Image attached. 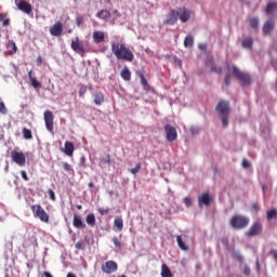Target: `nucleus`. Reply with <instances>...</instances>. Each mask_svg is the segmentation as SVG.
<instances>
[{
  "label": "nucleus",
  "instance_id": "nucleus-1",
  "mask_svg": "<svg viewBox=\"0 0 277 277\" xmlns=\"http://www.w3.org/2000/svg\"><path fill=\"white\" fill-rule=\"evenodd\" d=\"M111 52L115 54L117 60H123V62H133L135 55L131 49L127 48L124 43L115 41L111 43Z\"/></svg>",
  "mask_w": 277,
  "mask_h": 277
},
{
  "label": "nucleus",
  "instance_id": "nucleus-2",
  "mask_svg": "<svg viewBox=\"0 0 277 277\" xmlns=\"http://www.w3.org/2000/svg\"><path fill=\"white\" fill-rule=\"evenodd\" d=\"M227 69L232 70V75L235 77V79H237V81H239L242 88H246L252 83V76L246 71H242L236 65L227 67Z\"/></svg>",
  "mask_w": 277,
  "mask_h": 277
},
{
  "label": "nucleus",
  "instance_id": "nucleus-3",
  "mask_svg": "<svg viewBox=\"0 0 277 277\" xmlns=\"http://www.w3.org/2000/svg\"><path fill=\"white\" fill-rule=\"evenodd\" d=\"M215 109L221 116L223 127H228V116L230 115V104L228 101L221 100Z\"/></svg>",
  "mask_w": 277,
  "mask_h": 277
},
{
  "label": "nucleus",
  "instance_id": "nucleus-4",
  "mask_svg": "<svg viewBox=\"0 0 277 277\" xmlns=\"http://www.w3.org/2000/svg\"><path fill=\"white\" fill-rule=\"evenodd\" d=\"M229 225L234 230H243V228H248L250 225V217L241 214H236L232 216L229 221Z\"/></svg>",
  "mask_w": 277,
  "mask_h": 277
},
{
  "label": "nucleus",
  "instance_id": "nucleus-5",
  "mask_svg": "<svg viewBox=\"0 0 277 277\" xmlns=\"http://www.w3.org/2000/svg\"><path fill=\"white\" fill-rule=\"evenodd\" d=\"M31 211L35 215V217H38L41 222H44V224H49V214L47 211H44V208L40 205H34L31 206Z\"/></svg>",
  "mask_w": 277,
  "mask_h": 277
},
{
  "label": "nucleus",
  "instance_id": "nucleus-6",
  "mask_svg": "<svg viewBox=\"0 0 277 277\" xmlns=\"http://www.w3.org/2000/svg\"><path fill=\"white\" fill-rule=\"evenodd\" d=\"M70 48L72 49V51H75V53L81 55V57H85V53H88L85 45H83V41L79 40V37H76L71 40Z\"/></svg>",
  "mask_w": 277,
  "mask_h": 277
},
{
  "label": "nucleus",
  "instance_id": "nucleus-7",
  "mask_svg": "<svg viewBox=\"0 0 277 277\" xmlns=\"http://www.w3.org/2000/svg\"><path fill=\"white\" fill-rule=\"evenodd\" d=\"M11 159L19 166L21 168L25 167V163H27V157L25 156V153L23 151H17V150H12L11 151Z\"/></svg>",
  "mask_w": 277,
  "mask_h": 277
},
{
  "label": "nucleus",
  "instance_id": "nucleus-8",
  "mask_svg": "<svg viewBox=\"0 0 277 277\" xmlns=\"http://www.w3.org/2000/svg\"><path fill=\"white\" fill-rule=\"evenodd\" d=\"M263 233V224L259 221L254 222L249 230L246 232V237H259Z\"/></svg>",
  "mask_w": 277,
  "mask_h": 277
},
{
  "label": "nucleus",
  "instance_id": "nucleus-9",
  "mask_svg": "<svg viewBox=\"0 0 277 277\" xmlns=\"http://www.w3.org/2000/svg\"><path fill=\"white\" fill-rule=\"evenodd\" d=\"M176 12L181 23H187V21H190L192 16H194V13L192 12V10L185 6L179 8Z\"/></svg>",
  "mask_w": 277,
  "mask_h": 277
},
{
  "label": "nucleus",
  "instance_id": "nucleus-10",
  "mask_svg": "<svg viewBox=\"0 0 277 277\" xmlns=\"http://www.w3.org/2000/svg\"><path fill=\"white\" fill-rule=\"evenodd\" d=\"M177 22L179 12H176L174 9H171L163 21V25H176Z\"/></svg>",
  "mask_w": 277,
  "mask_h": 277
},
{
  "label": "nucleus",
  "instance_id": "nucleus-11",
  "mask_svg": "<svg viewBox=\"0 0 277 277\" xmlns=\"http://www.w3.org/2000/svg\"><path fill=\"white\" fill-rule=\"evenodd\" d=\"M43 120H44V124H45V128L48 129V131L50 133H53V131H54V127H53V111L45 110L43 113Z\"/></svg>",
  "mask_w": 277,
  "mask_h": 277
},
{
  "label": "nucleus",
  "instance_id": "nucleus-12",
  "mask_svg": "<svg viewBox=\"0 0 277 277\" xmlns=\"http://www.w3.org/2000/svg\"><path fill=\"white\" fill-rule=\"evenodd\" d=\"M102 272H104V274H114V272H118V263L111 260L107 261L102 264Z\"/></svg>",
  "mask_w": 277,
  "mask_h": 277
},
{
  "label": "nucleus",
  "instance_id": "nucleus-13",
  "mask_svg": "<svg viewBox=\"0 0 277 277\" xmlns=\"http://www.w3.org/2000/svg\"><path fill=\"white\" fill-rule=\"evenodd\" d=\"M164 132H166L168 142H174L179 137V134L176 133V129L171 124L164 126Z\"/></svg>",
  "mask_w": 277,
  "mask_h": 277
},
{
  "label": "nucleus",
  "instance_id": "nucleus-14",
  "mask_svg": "<svg viewBox=\"0 0 277 277\" xmlns=\"http://www.w3.org/2000/svg\"><path fill=\"white\" fill-rule=\"evenodd\" d=\"M17 9L21 10V12H24V14H31L34 12V8L31 6V3L27 2V0H19L16 4Z\"/></svg>",
  "mask_w": 277,
  "mask_h": 277
},
{
  "label": "nucleus",
  "instance_id": "nucleus-15",
  "mask_svg": "<svg viewBox=\"0 0 277 277\" xmlns=\"http://www.w3.org/2000/svg\"><path fill=\"white\" fill-rule=\"evenodd\" d=\"M276 27V22L274 19H268L263 25V35L264 36H272V31H274V28Z\"/></svg>",
  "mask_w": 277,
  "mask_h": 277
},
{
  "label": "nucleus",
  "instance_id": "nucleus-16",
  "mask_svg": "<svg viewBox=\"0 0 277 277\" xmlns=\"http://www.w3.org/2000/svg\"><path fill=\"white\" fill-rule=\"evenodd\" d=\"M64 31V25H62V22H56L53 27L50 28L51 36H54L55 38H60Z\"/></svg>",
  "mask_w": 277,
  "mask_h": 277
},
{
  "label": "nucleus",
  "instance_id": "nucleus-17",
  "mask_svg": "<svg viewBox=\"0 0 277 277\" xmlns=\"http://www.w3.org/2000/svg\"><path fill=\"white\" fill-rule=\"evenodd\" d=\"M198 205L199 207H210L211 205V196L209 193H203L201 196L198 198Z\"/></svg>",
  "mask_w": 277,
  "mask_h": 277
},
{
  "label": "nucleus",
  "instance_id": "nucleus-18",
  "mask_svg": "<svg viewBox=\"0 0 277 277\" xmlns=\"http://www.w3.org/2000/svg\"><path fill=\"white\" fill-rule=\"evenodd\" d=\"M93 41L95 42V44H101L103 42H105V32L101 31V30H96L93 32Z\"/></svg>",
  "mask_w": 277,
  "mask_h": 277
},
{
  "label": "nucleus",
  "instance_id": "nucleus-19",
  "mask_svg": "<svg viewBox=\"0 0 277 277\" xmlns=\"http://www.w3.org/2000/svg\"><path fill=\"white\" fill-rule=\"evenodd\" d=\"M64 153L67 157H72V154L75 153V144L70 141H66Z\"/></svg>",
  "mask_w": 277,
  "mask_h": 277
},
{
  "label": "nucleus",
  "instance_id": "nucleus-20",
  "mask_svg": "<svg viewBox=\"0 0 277 277\" xmlns=\"http://www.w3.org/2000/svg\"><path fill=\"white\" fill-rule=\"evenodd\" d=\"M72 224L75 228H85V223H83V219H81V216L78 214L74 215Z\"/></svg>",
  "mask_w": 277,
  "mask_h": 277
},
{
  "label": "nucleus",
  "instance_id": "nucleus-21",
  "mask_svg": "<svg viewBox=\"0 0 277 277\" xmlns=\"http://www.w3.org/2000/svg\"><path fill=\"white\" fill-rule=\"evenodd\" d=\"M93 103L98 106L102 105L105 103V95L102 92L93 93Z\"/></svg>",
  "mask_w": 277,
  "mask_h": 277
},
{
  "label": "nucleus",
  "instance_id": "nucleus-22",
  "mask_svg": "<svg viewBox=\"0 0 277 277\" xmlns=\"http://www.w3.org/2000/svg\"><path fill=\"white\" fill-rule=\"evenodd\" d=\"M28 78H29V81H30V85H32V88H35V90H38V88H42V83L40 81H38V79H36L32 76L31 70L28 72Z\"/></svg>",
  "mask_w": 277,
  "mask_h": 277
},
{
  "label": "nucleus",
  "instance_id": "nucleus-23",
  "mask_svg": "<svg viewBox=\"0 0 277 277\" xmlns=\"http://www.w3.org/2000/svg\"><path fill=\"white\" fill-rule=\"evenodd\" d=\"M96 16L100 18V21H109V18H111V12L108 10H101L97 12Z\"/></svg>",
  "mask_w": 277,
  "mask_h": 277
},
{
  "label": "nucleus",
  "instance_id": "nucleus-24",
  "mask_svg": "<svg viewBox=\"0 0 277 277\" xmlns=\"http://www.w3.org/2000/svg\"><path fill=\"white\" fill-rule=\"evenodd\" d=\"M176 242L180 250H183L184 252H187V250H189V247L183 242V237H181V235L176 236Z\"/></svg>",
  "mask_w": 277,
  "mask_h": 277
},
{
  "label": "nucleus",
  "instance_id": "nucleus-25",
  "mask_svg": "<svg viewBox=\"0 0 277 277\" xmlns=\"http://www.w3.org/2000/svg\"><path fill=\"white\" fill-rule=\"evenodd\" d=\"M121 78L123 81H131V70H129V67H124L120 72Z\"/></svg>",
  "mask_w": 277,
  "mask_h": 277
},
{
  "label": "nucleus",
  "instance_id": "nucleus-26",
  "mask_svg": "<svg viewBox=\"0 0 277 277\" xmlns=\"http://www.w3.org/2000/svg\"><path fill=\"white\" fill-rule=\"evenodd\" d=\"M277 10V2H268L265 9L267 16Z\"/></svg>",
  "mask_w": 277,
  "mask_h": 277
},
{
  "label": "nucleus",
  "instance_id": "nucleus-27",
  "mask_svg": "<svg viewBox=\"0 0 277 277\" xmlns=\"http://www.w3.org/2000/svg\"><path fill=\"white\" fill-rule=\"evenodd\" d=\"M184 47L186 49H192L194 47V36L187 35L184 39Z\"/></svg>",
  "mask_w": 277,
  "mask_h": 277
},
{
  "label": "nucleus",
  "instance_id": "nucleus-28",
  "mask_svg": "<svg viewBox=\"0 0 277 277\" xmlns=\"http://www.w3.org/2000/svg\"><path fill=\"white\" fill-rule=\"evenodd\" d=\"M172 272L170 271V267H168L166 264L161 265V277H172Z\"/></svg>",
  "mask_w": 277,
  "mask_h": 277
},
{
  "label": "nucleus",
  "instance_id": "nucleus-29",
  "mask_svg": "<svg viewBox=\"0 0 277 277\" xmlns=\"http://www.w3.org/2000/svg\"><path fill=\"white\" fill-rule=\"evenodd\" d=\"M115 228H118V230H122L124 228V222L122 221V217L117 216L114 221Z\"/></svg>",
  "mask_w": 277,
  "mask_h": 277
},
{
  "label": "nucleus",
  "instance_id": "nucleus-30",
  "mask_svg": "<svg viewBox=\"0 0 277 277\" xmlns=\"http://www.w3.org/2000/svg\"><path fill=\"white\" fill-rule=\"evenodd\" d=\"M85 222L89 226H96V216H94V214H88Z\"/></svg>",
  "mask_w": 277,
  "mask_h": 277
},
{
  "label": "nucleus",
  "instance_id": "nucleus-31",
  "mask_svg": "<svg viewBox=\"0 0 277 277\" xmlns=\"http://www.w3.org/2000/svg\"><path fill=\"white\" fill-rule=\"evenodd\" d=\"M253 45H254V40L252 38H247L242 41L243 49H252Z\"/></svg>",
  "mask_w": 277,
  "mask_h": 277
},
{
  "label": "nucleus",
  "instance_id": "nucleus-32",
  "mask_svg": "<svg viewBox=\"0 0 277 277\" xmlns=\"http://www.w3.org/2000/svg\"><path fill=\"white\" fill-rule=\"evenodd\" d=\"M24 140H34V134L31 133V130L27 128H23L22 130Z\"/></svg>",
  "mask_w": 277,
  "mask_h": 277
},
{
  "label": "nucleus",
  "instance_id": "nucleus-33",
  "mask_svg": "<svg viewBox=\"0 0 277 277\" xmlns=\"http://www.w3.org/2000/svg\"><path fill=\"white\" fill-rule=\"evenodd\" d=\"M249 25L251 29H259V17H251L249 19Z\"/></svg>",
  "mask_w": 277,
  "mask_h": 277
},
{
  "label": "nucleus",
  "instance_id": "nucleus-34",
  "mask_svg": "<svg viewBox=\"0 0 277 277\" xmlns=\"http://www.w3.org/2000/svg\"><path fill=\"white\" fill-rule=\"evenodd\" d=\"M88 90H92V87H87V85H81L79 89V96L80 98H84L85 93L88 92Z\"/></svg>",
  "mask_w": 277,
  "mask_h": 277
},
{
  "label": "nucleus",
  "instance_id": "nucleus-35",
  "mask_svg": "<svg viewBox=\"0 0 277 277\" xmlns=\"http://www.w3.org/2000/svg\"><path fill=\"white\" fill-rule=\"evenodd\" d=\"M137 75L141 79V84L143 85V88H146L148 85V80H146V76H144V72L138 71Z\"/></svg>",
  "mask_w": 277,
  "mask_h": 277
},
{
  "label": "nucleus",
  "instance_id": "nucleus-36",
  "mask_svg": "<svg viewBox=\"0 0 277 277\" xmlns=\"http://www.w3.org/2000/svg\"><path fill=\"white\" fill-rule=\"evenodd\" d=\"M6 14L2 13L0 14V23H2L3 27H8L10 25V19L6 18Z\"/></svg>",
  "mask_w": 277,
  "mask_h": 277
},
{
  "label": "nucleus",
  "instance_id": "nucleus-37",
  "mask_svg": "<svg viewBox=\"0 0 277 277\" xmlns=\"http://www.w3.org/2000/svg\"><path fill=\"white\" fill-rule=\"evenodd\" d=\"M274 217H277V210L272 209V210L267 211V220H274Z\"/></svg>",
  "mask_w": 277,
  "mask_h": 277
},
{
  "label": "nucleus",
  "instance_id": "nucleus-38",
  "mask_svg": "<svg viewBox=\"0 0 277 277\" xmlns=\"http://www.w3.org/2000/svg\"><path fill=\"white\" fill-rule=\"evenodd\" d=\"M113 243H114L115 248H117L118 250H122V243H120V240H118L117 237L113 238Z\"/></svg>",
  "mask_w": 277,
  "mask_h": 277
},
{
  "label": "nucleus",
  "instance_id": "nucleus-39",
  "mask_svg": "<svg viewBox=\"0 0 277 277\" xmlns=\"http://www.w3.org/2000/svg\"><path fill=\"white\" fill-rule=\"evenodd\" d=\"M141 170H142V164H141V163H137V164L135 166V168L130 169V172H131V174H137V172H140Z\"/></svg>",
  "mask_w": 277,
  "mask_h": 277
},
{
  "label": "nucleus",
  "instance_id": "nucleus-40",
  "mask_svg": "<svg viewBox=\"0 0 277 277\" xmlns=\"http://www.w3.org/2000/svg\"><path fill=\"white\" fill-rule=\"evenodd\" d=\"M110 209L109 208H98L97 209V213H100V215H107V213H109Z\"/></svg>",
  "mask_w": 277,
  "mask_h": 277
},
{
  "label": "nucleus",
  "instance_id": "nucleus-41",
  "mask_svg": "<svg viewBox=\"0 0 277 277\" xmlns=\"http://www.w3.org/2000/svg\"><path fill=\"white\" fill-rule=\"evenodd\" d=\"M0 114L5 116L8 114V108L5 107V104L3 102H0Z\"/></svg>",
  "mask_w": 277,
  "mask_h": 277
},
{
  "label": "nucleus",
  "instance_id": "nucleus-42",
  "mask_svg": "<svg viewBox=\"0 0 277 277\" xmlns=\"http://www.w3.org/2000/svg\"><path fill=\"white\" fill-rule=\"evenodd\" d=\"M83 17L82 16H78L76 17V25L77 27H81V25H83Z\"/></svg>",
  "mask_w": 277,
  "mask_h": 277
},
{
  "label": "nucleus",
  "instance_id": "nucleus-43",
  "mask_svg": "<svg viewBox=\"0 0 277 277\" xmlns=\"http://www.w3.org/2000/svg\"><path fill=\"white\" fill-rule=\"evenodd\" d=\"M183 200L186 207H192L193 201L190 197H185Z\"/></svg>",
  "mask_w": 277,
  "mask_h": 277
},
{
  "label": "nucleus",
  "instance_id": "nucleus-44",
  "mask_svg": "<svg viewBox=\"0 0 277 277\" xmlns=\"http://www.w3.org/2000/svg\"><path fill=\"white\" fill-rule=\"evenodd\" d=\"M250 266H248V265H245V267H243V269H242V274L245 275V276H250Z\"/></svg>",
  "mask_w": 277,
  "mask_h": 277
},
{
  "label": "nucleus",
  "instance_id": "nucleus-45",
  "mask_svg": "<svg viewBox=\"0 0 277 277\" xmlns=\"http://www.w3.org/2000/svg\"><path fill=\"white\" fill-rule=\"evenodd\" d=\"M251 166H252V163H250L248 159L245 158V159L242 160V168L248 169V168H250Z\"/></svg>",
  "mask_w": 277,
  "mask_h": 277
},
{
  "label": "nucleus",
  "instance_id": "nucleus-46",
  "mask_svg": "<svg viewBox=\"0 0 277 277\" xmlns=\"http://www.w3.org/2000/svg\"><path fill=\"white\" fill-rule=\"evenodd\" d=\"M252 209H253V211H255V213H259V211L261 210V207L259 206V202H253L252 203Z\"/></svg>",
  "mask_w": 277,
  "mask_h": 277
},
{
  "label": "nucleus",
  "instance_id": "nucleus-47",
  "mask_svg": "<svg viewBox=\"0 0 277 277\" xmlns=\"http://www.w3.org/2000/svg\"><path fill=\"white\" fill-rule=\"evenodd\" d=\"M230 79H232V77H230V74H227L226 76H225V85L228 88V85H230Z\"/></svg>",
  "mask_w": 277,
  "mask_h": 277
},
{
  "label": "nucleus",
  "instance_id": "nucleus-48",
  "mask_svg": "<svg viewBox=\"0 0 277 277\" xmlns=\"http://www.w3.org/2000/svg\"><path fill=\"white\" fill-rule=\"evenodd\" d=\"M63 168L66 172H70V170H72V168L70 167V164L68 162H64Z\"/></svg>",
  "mask_w": 277,
  "mask_h": 277
},
{
  "label": "nucleus",
  "instance_id": "nucleus-49",
  "mask_svg": "<svg viewBox=\"0 0 277 277\" xmlns=\"http://www.w3.org/2000/svg\"><path fill=\"white\" fill-rule=\"evenodd\" d=\"M48 194H49L51 200H55V192H53V189L50 188V189L48 190Z\"/></svg>",
  "mask_w": 277,
  "mask_h": 277
},
{
  "label": "nucleus",
  "instance_id": "nucleus-50",
  "mask_svg": "<svg viewBox=\"0 0 277 277\" xmlns=\"http://www.w3.org/2000/svg\"><path fill=\"white\" fill-rule=\"evenodd\" d=\"M21 175H22V179H23L24 181H29V176H27V172L21 171Z\"/></svg>",
  "mask_w": 277,
  "mask_h": 277
},
{
  "label": "nucleus",
  "instance_id": "nucleus-51",
  "mask_svg": "<svg viewBox=\"0 0 277 277\" xmlns=\"http://www.w3.org/2000/svg\"><path fill=\"white\" fill-rule=\"evenodd\" d=\"M76 250H83V242L78 241V242L76 243Z\"/></svg>",
  "mask_w": 277,
  "mask_h": 277
},
{
  "label": "nucleus",
  "instance_id": "nucleus-52",
  "mask_svg": "<svg viewBox=\"0 0 277 277\" xmlns=\"http://www.w3.org/2000/svg\"><path fill=\"white\" fill-rule=\"evenodd\" d=\"M235 259H237V261H243V255H241L240 253H234Z\"/></svg>",
  "mask_w": 277,
  "mask_h": 277
},
{
  "label": "nucleus",
  "instance_id": "nucleus-53",
  "mask_svg": "<svg viewBox=\"0 0 277 277\" xmlns=\"http://www.w3.org/2000/svg\"><path fill=\"white\" fill-rule=\"evenodd\" d=\"M212 72H217L219 75L222 72V68H217V67H212Z\"/></svg>",
  "mask_w": 277,
  "mask_h": 277
},
{
  "label": "nucleus",
  "instance_id": "nucleus-54",
  "mask_svg": "<svg viewBox=\"0 0 277 277\" xmlns=\"http://www.w3.org/2000/svg\"><path fill=\"white\" fill-rule=\"evenodd\" d=\"M37 64H38V66L42 65V56L37 57Z\"/></svg>",
  "mask_w": 277,
  "mask_h": 277
},
{
  "label": "nucleus",
  "instance_id": "nucleus-55",
  "mask_svg": "<svg viewBox=\"0 0 277 277\" xmlns=\"http://www.w3.org/2000/svg\"><path fill=\"white\" fill-rule=\"evenodd\" d=\"M200 51H207V44H199Z\"/></svg>",
  "mask_w": 277,
  "mask_h": 277
},
{
  "label": "nucleus",
  "instance_id": "nucleus-56",
  "mask_svg": "<svg viewBox=\"0 0 277 277\" xmlns=\"http://www.w3.org/2000/svg\"><path fill=\"white\" fill-rule=\"evenodd\" d=\"M256 271L261 272V264L259 263V260H256Z\"/></svg>",
  "mask_w": 277,
  "mask_h": 277
},
{
  "label": "nucleus",
  "instance_id": "nucleus-57",
  "mask_svg": "<svg viewBox=\"0 0 277 277\" xmlns=\"http://www.w3.org/2000/svg\"><path fill=\"white\" fill-rule=\"evenodd\" d=\"M105 161L106 163H108V166L111 163V158L109 157V155H107V159Z\"/></svg>",
  "mask_w": 277,
  "mask_h": 277
},
{
  "label": "nucleus",
  "instance_id": "nucleus-58",
  "mask_svg": "<svg viewBox=\"0 0 277 277\" xmlns=\"http://www.w3.org/2000/svg\"><path fill=\"white\" fill-rule=\"evenodd\" d=\"M43 276H45V277H53V275H51V273H49V272H44Z\"/></svg>",
  "mask_w": 277,
  "mask_h": 277
},
{
  "label": "nucleus",
  "instance_id": "nucleus-59",
  "mask_svg": "<svg viewBox=\"0 0 277 277\" xmlns=\"http://www.w3.org/2000/svg\"><path fill=\"white\" fill-rule=\"evenodd\" d=\"M80 162L84 166V164H85V157L82 156V157L80 158Z\"/></svg>",
  "mask_w": 277,
  "mask_h": 277
},
{
  "label": "nucleus",
  "instance_id": "nucleus-60",
  "mask_svg": "<svg viewBox=\"0 0 277 277\" xmlns=\"http://www.w3.org/2000/svg\"><path fill=\"white\" fill-rule=\"evenodd\" d=\"M88 187H90L92 189V187H94V183L93 182H89L88 183Z\"/></svg>",
  "mask_w": 277,
  "mask_h": 277
},
{
  "label": "nucleus",
  "instance_id": "nucleus-61",
  "mask_svg": "<svg viewBox=\"0 0 277 277\" xmlns=\"http://www.w3.org/2000/svg\"><path fill=\"white\" fill-rule=\"evenodd\" d=\"M67 277H77V275L72 274V273H68Z\"/></svg>",
  "mask_w": 277,
  "mask_h": 277
},
{
  "label": "nucleus",
  "instance_id": "nucleus-62",
  "mask_svg": "<svg viewBox=\"0 0 277 277\" xmlns=\"http://www.w3.org/2000/svg\"><path fill=\"white\" fill-rule=\"evenodd\" d=\"M274 68H277V60L273 61Z\"/></svg>",
  "mask_w": 277,
  "mask_h": 277
},
{
  "label": "nucleus",
  "instance_id": "nucleus-63",
  "mask_svg": "<svg viewBox=\"0 0 277 277\" xmlns=\"http://www.w3.org/2000/svg\"><path fill=\"white\" fill-rule=\"evenodd\" d=\"M114 14L117 15L118 17H120V13L118 12V10H115Z\"/></svg>",
  "mask_w": 277,
  "mask_h": 277
},
{
  "label": "nucleus",
  "instance_id": "nucleus-64",
  "mask_svg": "<svg viewBox=\"0 0 277 277\" xmlns=\"http://www.w3.org/2000/svg\"><path fill=\"white\" fill-rule=\"evenodd\" d=\"M274 49H275V51H277V42L275 43Z\"/></svg>",
  "mask_w": 277,
  "mask_h": 277
}]
</instances>
